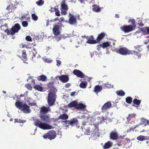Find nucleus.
I'll list each match as a JSON object with an SVG mask.
<instances>
[{"label": "nucleus", "mask_w": 149, "mask_h": 149, "mask_svg": "<svg viewBox=\"0 0 149 149\" xmlns=\"http://www.w3.org/2000/svg\"><path fill=\"white\" fill-rule=\"evenodd\" d=\"M40 36L38 35L37 36H35V37L33 38V39L34 40H38L39 39Z\"/></svg>", "instance_id": "57"}, {"label": "nucleus", "mask_w": 149, "mask_h": 149, "mask_svg": "<svg viewBox=\"0 0 149 149\" xmlns=\"http://www.w3.org/2000/svg\"><path fill=\"white\" fill-rule=\"evenodd\" d=\"M136 115L134 113H131L128 115L127 118V120L126 122V124H129L131 123V120L135 118Z\"/></svg>", "instance_id": "13"}, {"label": "nucleus", "mask_w": 149, "mask_h": 149, "mask_svg": "<svg viewBox=\"0 0 149 149\" xmlns=\"http://www.w3.org/2000/svg\"><path fill=\"white\" fill-rule=\"evenodd\" d=\"M31 81L32 83H33V84H35V80L34 79H32V77H29V78L27 79V81H28L30 80H31Z\"/></svg>", "instance_id": "51"}, {"label": "nucleus", "mask_w": 149, "mask_h": 149, "mask_svg": "<svg viewBox=\"0 0 149 149\" xmlns=\"http://www.w3.org/2000/svg\"><path fill=\"white\" fill-rule=\"evenodd\" d=\"M132 101V98L130 97H127L126 98V102L128 104H130L131 103Z\"/></svg>", "instance_id": "36"}, {"label": "nucleus", "mask_w": 149, "mask_h": 149, "mask_svg": "<svg viewBox=\"0 0 149 149\" xmlns=\"http://www.w3.org/2000/svg\"><path fill=\"white\" fill-rule=\"evenodd\" d=\"M68 6L65 3V1H63L61 4V10H68Z\"/></svg>", "instance_id": "24"}, {"label": "nucleus", "mask_w": 149, "mask_h": 149, "mask_svg": "<svg viewBox=\"0 0 149 149\" xmlns=\"http://www.w3.org/2000/svg\"><path fill=\"white\" fill-rule=\"evenodd\" d=\"M148 139V138L147 136L142 135L139 136L137 137V139L140 141H143L144 140H147Z\"/></svg>", "instance_id": "26"}, {"label": "nucleus", "mask_w": 149, "mask_h": 149, "mask_svg": "<svg viewBox=\"0 0 149 149\" xmlns=\"http://www.w3.org/2000/svg\"><path fill=\"white\" fill-rule=\"evenodd\" d=\"M135 25L133 26L132 25H129L127 26H124L120 27V29L122 30L125 33H127L135 29Z\"/></svg>", "instance_id": "7"}, {"label": "nucleus", "mask_w": 149, "mask_h": 149, "mask_svg": "<svg viewBox=\"0 0 149 149\" xmlns=\"http://www.w3.org/2000/svg\"><path fill=\"white\" fill-rule=\"evenodd\" d=\"M41 120L44 121H48L49 120V115H43L40 116Z\"/></svg>", "instance_id": "17"}, {"label": "nucleus", "mask_w": 149, "mask_h": 149, "mask_svg": "<svg viewBox=\"0 0 149 149\" xmlns=\"http://www.w3.org/2000/svg\"><path fill=\"white\" fill-rule=\"evenodd\" d=\"M76 93V92L74 91V92H72L71 93H70V95L71 96H73Z\"/></svg>", "instance_id": "61"}, {"label": "nucleus", "mask_w": 149, "mask_h": 149, "mask_svg": "<svg viewBox=\"0 0 149 149\" xmlns=\"http://www.w3.org/2000/svg\"><path fill=\"white\" fill-rule=\"evenodd\" d=\"M26 39L28 41H31L32 40L31 37L29 36H27L26 38Z\"/></svg>", "instance_id": "53"}, {"label": "nucleus", "mask_w": 149, "mask_h": 149, "mask_svg": "<svg viewBox=\"0 0 149 149\" xmlns=\"http://www.w3.org/2000/svg\"><path fill=\"white\" fill-rule=\"evenodd\" d=\"M111 106V104L110 102H108L105 103L102 108V111L105 112L106 110L109 109Z\"/></svg>", "instance_id": "10"}, {"label": "nucleus", "mask_w": 149, "mask_h": 149, "mask_svg": "<svg viewBox=\"0 0 149 149\" xmlns=\"http://www.w3.org/2000/svg\"><path fill=\"white\" fill-rule=\"evenodd\" d=\"M50 111V109L49 107L43 106L40 109V113L41 114L46 113Z\"/></svg>", "instance_id": "14"}, {"label": "nucleus", "mask_w": 149, "mask_h": 149, "mask_svg": "<svg viewBox=\"0 0 149 149\" xmlns=\"http://www.w3.org/2000/svg\"><path fill=\"white\" fill-rule=\"evenodd\" d=\"M53 32L55 36L59 35L60 33L59 26L58 25L54 26L53 28Z\"/></svg>", "instance_id": "12"}, {"label": "nucleus", "mask_w": 149, "mask_h": 149, "mask_svg": "<svg viewBox=\"0 0 149 149\" xmlns=\"http://www.w3.org/2000/svg\"><path fill=\"white\" fill-rule=\"evenodd\" d=\"M15 105L17 108L21 110L24 113H30L31 111L29 107L27 104L19 101H17L15 102Z\"/></svg>", "instance_id": "1"}, {"label": "nucleus", "mask_w": 149, "mask_h": 149, "mask_svg": "<svg viewBox=\"0 0 149 149\" xmlns=\"http://www.w3.org/2000/svg\"><path fill=\"white\" fill-rule=\"evenodd\" d=\"M116 52L121 55H126L132 54L133 52L135 53L136 51L134 50L130 51L126 48L123 47L120 48L118 50H117Z\"/></svg>", "instance_id": "5"}, {"label": "nucleus", "mask_w": 149, "mask_h": 149, "mask_svg": "<svg viewBox=\"0 0 149 149\" xmlns=\"http://www.w3.org/2000/svg\"><path fill=\"white\" fill-rule=\"evenodd\" d=\"M110 137L113 140H116L118 138V133L116 131L112 132L110 134Z\"/></svg>", "instance_id": "16"}, {"label": "nucleus", "mask_w": 149, "mask_h": 149, "mask_svg": "<svg viewBox=\"0 0 149 149\" xmlns=\"http://www.w3.org/2000/svg\"><path fill=\"white\" fill-rule=\"evenodd\" d=\"M87 83L85 81H82L79 84V86L82 88H86Z\"/></svg>", "instance_id": "28"}, {"label": "nucleus", "mask_w": 149, "mask_h": 149, "mask_svg": "<svg viewBox=\"0 0 149 149\" xmlns=\"http://www.w3.org/2000/svg\"><path fill=\"white\" fill-rule=\"evenodd\" d=\"M22 25L24 27H27L28 25V23L27 22L24 21L22 22Z\"/></svg>", "instance_id": "46"}, {"label": "nucleus", "mask_w": 149, "mask_h": 149, "mask_svg": "<svg viewBox=\"0 0 149 149\" xmlns=\"http://www.w3.org/2000/svg\"><path fill=\"white\" fill-rule=\"evenodd\" d=\"M135 55L137 56L138 58L140 57L141 56V54L137 53V52L135 53Z\"/></svg>", "instance_id": "60"}, {"label": "nucleus", "mask_w": 149, "mask_h": 149, "mask_svg": "<svg viewBox=\"0 0 149 149\" xmlns=\"http://www.w3.org/2000/svg\"><path fill=\"white\" fill-rule=\"evenodd\" d=\"M105 33H102L98 36L97 38V41H99L102 40L105 36Z\"/></svg>", "instance_id": "32"}, {"label": "nucleus", "mask_w": 149, "mask_h": 149, "mask_svg": "<svg viewBox=\"0 0 149 149\" xmlns=\"http://www.w3.org/2000/svg\"><path fill=\"white\" fill-rule=\"evenodd\" d=\"M61 10V13L63 15H65L67 13V10Z\"/></svg>", "instance_id": "49"}, {"label": "nucleus", "mask_w": 149, "mask_h": 149, "mask_svg": "<svg viewBox=\"0 0 149 149\" xmlns=\"http://www.w3.org/2000/svg\"><path fill=\"white\" fill-rule=\"evenodd\" d=\"M56 136V132L53 130L49 131L47 133L44 134L43 136L44 139H46L48 138L50 140L55 139Z\"/></svg>", "instance_id": "6"}, {"label": "nucleus", "mask_w": 149, "mask_h": 149, "mask_svg": "<svg viewBox=\"0 0 149 149\" xmlns=\"http://www.w3.org/2000/svg\"><path fill=\"white\" fill-rule=\"evenodd\" d=\"M77 104V103L76 102L74 101H72L68 104V107L69 108L75 107L76 108Z\"/></svg>", "instance_id": "27"}, {"label": "nucleus", "mask_w": 149, "mask_h": 149, "mask_svg": "<svg viewBox=\"0 0 149 149\" xmlns=\"http://www.w3.org/2000/svg\"><path fill=\"white\" fill-rule=\"evenodd\" d=\"M22 60L24 61V63H28L27 62H26L24 61H26L27 59L26 51L25 50H22Z\"/></svg>", "instance_id": "18"}, {"label": "nucleus", "mask_w": 149, "mask_h": 149, "mask_svg": "<svg viewBox=\"0 0 149 149\" xmlns=\"http://www.w3.org/2000/svg\"><path fill=\"white\" fill-rule=\"evenodd\" d=\"M56 65L58 67H59L61 64V61L58 59L56 60Z\"/></svg>", "instance_id": "47"}, {"label": "nucleus", "mask_w": 149, "mask_h": 149, "mask_svg": "<svg viewBox=\"0 0 149 149\" xmlns=\"http://www.w3.org/2000/svg\"><path fill=\"white\" fill-rule=\"evenodd\" d=\"M34 124L44 130H49L53 128V127L51 125L46 123H42L38 119L35 120Z\"/></svg>", "instance_id": "3"}, {"label": "nucleus", "mask_w": 149, "mask_h": 149, "mask_svg": "<svg viewBox=\"0 0 149 149\" xmlns=\"http://www.w3.org/2000/svg\"><path fill=\"white\" fill-rule=\"evenodd\" d=\"M57 77L63 83L67 82L69 80L68 77L65 75H62L61 76H57L56 77V78Z\"/></svg>", "instance_id": "9"}, {"label": "nucleus", "mask_w": 149, "mask_h": 149, "mask_svg": "<svg viewBox=\"0 0 149 149\" xmlns=\"http://www.w3.org/2000/svg\"><path fill=\"white\" fill-rule=\"evenodd\" d=\"M55 14L56 16H60V12L58 10H56V11Z\"/></svg>", "instance_id": "55"}, {"label": "nucleus", "mask_w": 149, "mask_h": 149, "mask_svg": "<svg viewBox=\"0 0 149 149\" xmlns=\"http://www.w3.org/2000/svg\"><path fill=\"white\" fill-rule=\"evenodd\" d=\"M116 93L119 96H124L125 95V93L122 90L118 91Z\"/></svg>", "instance_id": "33"}, {"label": "nucleus", "mask_w": 149, "mask_h": 149, "mask_svg": "<svg viewBox=\"0 0 149 149\" xmlns=\"http://www.w3.org/2000/svg\"><path fill=\"white\" fill-rule=\"evenodd\" d=\"M57 90L55 88H54L53 90H51L50 92L48 94L47 102L50 106L53 105L56 101V93Z\"/></svg>", "instance_id": "2"}, {"label": "nucleus", "mask_w": 149, "mask_h": 149, "mask_svg": "<svg viewBox=\"0 0 149 149\" xmlns=\"http://www.w3.org/2000/svg\"><path fill=\"white\" fill-rule=\"evenodd\" d=\"M59 118L62 120H67L68 118V116L66 114L63 113L61 115L59 116Z\"/></svg>", "instance_id": "31"}, {"label": "nucleus", "mask_w": 149, "mask_h": 149, "mask_svg": "<svg viewBox=\"0 0 149 149\" xmlns=\"http://www.w3.org/2000/svg\"><path fill=\"white\" fill-rule=\"evenodd\" d=\"M125 140L126 141H127V142H130V140L128 138H126L125 139Z\"/></svg>", "instance_id": "64"}, {"label": "nucleus", "mask_w": 149, "mask_h": 149, "mask_svg": "<svg viewBox=\"0 0 149 149\" xmlns=\"http://www.w3.org/2000/svg\"><path fill=\"white\" fill-rule=\"evenodd\" d=\"M86 42L90 44H94L96 43V41L94 40H87Z\"/></svg>", "instance_id": "38"}, {"label": "nucleus", "mask_w": 149, "mask_h": 149, "mask_svg": "<svg viewBox=\"0 0 149 149\" xmlns=\"http://www.w3.org/2000/svg\"><path fill=\"white\" fill-rule=\"evenodd\" d=\"M73 74L78 77L82 78L84 77V75L80 71L77 70H74L73 72Z\"/></svg>", "instance_id": "11"}, {"label": "nucleus", "mask_w": 149, "mask_h": 149, "mask_svg": "<svg viewBox=\"0 0 149 149\" xmlns=\"http://www.w3.org/2000/svg\"><path fill=\"white\" fill-rule=\"evenodd\" d=\"M20 29V26L18 24H15L12 28L9 30H5V32H6L8 35L11 34L13 35L15 33L18 32Z\"/></svg>", "instance_id": "4"}, {"label": "nucleus", "mask_w": 149, "mask_h": 149, "mask_svg": "<svg viewBox=\"0 0 149 149\" xmlns=\"http://www.w3.org/2000/svg\"><path fill=\"white\" fill-rule=\"evenodd\" d=\"M26 121L25 120H23L21 119H15V123H16V122H17V123H25V122H26Z\"/></svg>", "instance_id": "40"}, {"label": "nucleus", "mask_w": 149, "mask_h": 149, "mask_svg": "<svg viewBox=\"0 0 149 149\" xmlns=\"http://www.w3.org/2000/svg\"><path fill=\"white\" fill-rule=\"evenodd\" d=\"M25 86L29 90H31L32 88V86L29 84H26L25 85Z\"/></svg>", "instance_id": "48"}, {"label": "nucleus", "mask_w": 149, "mask_h": 149, "mask_svg": "<svg viewBox=\"0 0 149 149\" xmlns=\"http://www.w3.org/2000/svg\"><path fill=\"white\" fill-rule=\"evenodd\" d=\"M57 10H58V9L56 7H54L51 8L50 10L52 12H53L54 11H56Z\"/></svg>", "instance_id": "50"}, {"label": "nucleus", "mask_w": 149, "mask_h": 149, "mask_svg": "<svg viewBox=\"0 0 149 149\" xmlns=\"http://www.w3.org/2000/svg\"><path fill=\"white\" fill-rule=\"evenodd\" d=\"M34 88L35 89L40 91H42V87L39 85L35 86Z\"/></svg>", "instance_id": "35"}, {"label": "nucleus", "mask_w": 149, "mask_h": 149, "mask_svg": "<svg viewBox=\"0 0 149 149\" xmlns=\"http://www.w3.org/2000/svg\"><path fill=\"white\" fill-rule=\"evenodd\" d=\"M111 42H104L103 43L100 45L99 46L102 47L103 48H105L110 46Z\"/></svg>", "instance_id": "19"}, {"label": "nucleus", "mask_w": 149, "mask_h": 149, "mask_svg": "<svg viewBox=\"0 0 149 149\" xmlns=\"http://www.w3.org/2000/svg\"><path fill=\"white\" fill-rule=\"evenodd\" d=\"M112 143L110 141H109L105 143L104 146H103L104 149H107L111 147L112 145Z\"/></svg>", "instance_id": "23"}, {"label": "nucleus", "mask_w": 149, "mask_h": 149, "mask_svg": "<svg viewBox=\"0 0 149 149\" xmlns=\"http://www.w3.org/2000/svg\"><path fill=\"white\" fill-rule=\"evenodd\" d=\"M54 38L58 42L61 39V37L58 35L55 36Z\"/></svg>", "instance_id": "42"}, {"label": "nucleus", "mask_w": 149, "mask_h": 149, "mask_svg": "<svg viewBox=\"0 0 149 149\" xmlns=\"http://www.w3.org/2000/svg\"><path fill=\"white\" fill-rule=\"evenodd\" d=\"M129 21L130 22L132 23L133 24V25H132L133 26L135 25L134 24L135 22V20L134 19H131Z\"/></svg>", "instance_id": "54"}, {"label": "nucleus", "mask_w": 149, "mask_h": 149, "mask_svg": "<svg viewBox=\"0 0 149 149\" xmlns=\"http://www.w3.org/2000/svg\"><path fill=\"white\" fill-rule=\"evenodd\" d=\"M43 61L45 62L48 63H50L52 62L53 60L51 59L50 58H43Z\"/></svg>", "instance_id": "34"}, {"label": "nucleus", "mask_w": 149, "mask_h": 149, "mask_svg": "<svg viewBox=\"0 0 149 149\" xmlns=\"http://www.w3.org/2000/svg\"><path fill=\"white\" fill-rule=\"evenodd\" d=\"M70 86L71 84L70 83H67L65 85V87L66 88H68Z\"/></svg>", "instance_id": "59"}, {"label": "nucleus", "mask_w": 149, "mask_h": 149, "mask_svg": "<svg viewBox=\"0 0 149 149\" xmlns=\"http://www.w3.org/2000/svg\"><path fill=\"white\" fill-rule=\"evenodd\" d=\"M102 89V87L99 86H96L94 88V91L97 94L98 92H100Z\"/></svg>", "instance_id": "30"}, {"label": "nucleus", "mask_w": 149, "mask_h": 149, "mask_svg": "<svg viewBox=\"0 0 149 149\" xmlns=\"http://www.w3.org/2000/svg\"><path fill=\"white\" fill-rule=\"evenodd\" d=\"M84 129L85 130V133L86 134L88 135L89 134V133L90 132V130L89 127L87 128V129H85V127L84 128Z\"/></svg>", "instance_id": "44"}, {"label": "nucleus", "mask_w": 149, "mask_h": 149, "mask_svg": "<svg viewBox=\"0 0 149 149\" xmlns=\"http://www.w3.org/2000/svg\"><path fill=\"white\" fill-rule=\"evenodd\" d=\"M36 3L39 6H42L44 2L42 0H39L36 1Z\"/></svg>", "instance_id": "39"}, {"label": "nucleus", "mask_w": 149, "mask_h": 149, "mask_svg": "<svg viewBox=\"0 0 149 149\" xmlns=\"http://www.w3.org/2000/svg\"><path fill=\"white\" fill-rule=\"evenodd\" d=\"M141 122H140V124L144 126L149 125V122L148 120L146 119L142 118L141 119Z\"/></svg>", "instance_id": "21"}, {"label": "nucleus", "mask_w": 149, "mask_h": 149, "mask_svg": "<svg viewBox=\"0 0 149 149\" xmlns=\"http://www.w3.org/2000/svg\"><path fill=\"white\" fill-rule=\"evenodd\" d=\"M104 86L105 87H107V88H113V85H111L110 84H109L108 83H107L106 84H105L104 85Z\"/></svg>", "instance_id": "45"}, {"label": "nucleus", "mask_w": 149, "mask_h": 149, "mask_svg": "<svg viewBox=\"0 0 149 149\" xmlns=\"http://www.w3.org/2000/svg\"><path fill=\"white\" fill-rule=\"evenodd\" d=\"M59 21L60 22H65L67 23L68 22V21H64V18L63 17H61L60 19H59Z\"/></svg>", "instance_id": "52"}, {"label": "nucleus", "mask_w": 149, "mask_h": 149, "mask_svg": "<svg viewBox=\"0 0 149 149\" xmlns=\"http://www.w3.org/2000/svg\"><path fill=\"white\" fill-rule=\"evenodd\" d=\"M22 48H24L25 47H26V48H30L31 47H27L25 45H23L22 44Z\"/></svg>", "instance_id": "62"}, {"label": "nucleus", "mask_w": 149, "mask_h": 149, "mask_svg": "<svg viewBox=\"0 0 149 149\" xmlns=\"http://www.w3.org/2000/svg\"><path fill=\"white\" fill-rule=\"evenodd\" d=\"M47 77L44 75H41L37 77V79L38 80H41L42 81H45L47 79Z\"/></svg>", "instance_id": "29"}, {"label": "nucleus", "mask_w": 149, "mask_h": 149, "mask_svg": "<svg viewBox=\"0 0 149 149\" xmlns=\"http://www.w3.org/2000/svg\"><path fill=\"white\" fill-rule=\"evenodd\" d=\"M134 48L137 50L136 52H141L142 51V49L141 48L140 46L139 45H137L134 47Z\"/></svg>", "instance_id": "37"}, {"label": "nucleus", "mask_w": 149, "mask_h": 149, "mask_svg": "<svg viewBox=\"0 0 149 149\" xmlns=\"http://www.w3.org/2000/svg\"><path fill=\"white\" fill-rule=\"evenodd\" d=\"M93 126L95 128V132H96L98 131V128L97 127H96L95 125H94Z\"/></svg>", "instance_id": "63"}, {"label": "nucleus", "mask_w": 149, "mask_h": 149, "mask_svg": "<svg viewBox=\"0 0 149 149\" xmlns=\"http://www.w3.org/2000/svg\"><path fill=\"white\" fill-rule=\"evenodd\" d=\"M133 103L137 105H139L141 103V101L136 99H134L133 101Z\"/></svg>", "instance_id": "41"}, {"label": "nucleus", "mask_w": 149, "mask_h": 149, "mask_svg": "<svg viewBox=\"0 0 149 149\" xmlns=\"http://www.w3.org/2000/svg\"><path fill=\"white\" fill-rule=\"evenodd\" d=\"M33 51H34V52H33V56L32 57L33 58L34 57H35L36 56V54H37V53L36 52V51H35V49H33Z\"/></svg>", "instance_id": "56"}, {"label": "nucleus", "mask_w": 149, "mask_h": 149, "mask_svg": "<svg viewBox=\"0 0 149 149\" xmlns=\"http://www.w3.org/2000/svg\"><path fill=\"white\" fill-rule=\"evenodd\" d=\"M86 106L85 104H83L82 103H79L78 104H77V107H76V108L78 109H84Z\"/></svg>", "instance_id": "25"}, {"label": "nucleus", "mask_w": 149, "mask_h": 149, "mask_svg": "<svg viewBox=\"0 0 149 149\" xmlns=\"http://www.w3.org/2000/svg\"><path fill=\"white\" fill-rule=\"evenodd\" d=\"M77 19L73 16L70 17L68 22L71 25H74L77 23Z\"/></svg>", "instance_id": "15"}, {"label": "nucleus", "mask_w": 149, "mask_h": 149, "mask_svg": "<svg viewBox=\"0 0 149 149\" xmlns=\"http://www.w3.org/2000/svg\"><path fill=\"white\" fill-rule=\"evenodd\" d=\"M86 125V123L85 122H83L82 123V126L81 127V128L83 131H84L83 130V129H84V128H83V127H84V126H85Z\"/></svg>", "instance_id": "58"}, {"label": "nucleus", "mask_w": 149, "mask_h": 149, "mask_svg": "<svg viewBox=\"0 0 149 149\" xmlns=\"http://www.w3.org/2000/svg\"><path fill=\"white\" fill-rule=\"evenodd\" d=\"M63 122H64L66 124L65 126L66 127L68 126V124H70L73 126L74 125H77L78 123V120L77 118H74L71 119L70 120H67L63 121Z\"/></svg>", "instance_id": "8"}, {"label": "nucleus", "mask_w": 149, "mask_h": 149, "mask_svg": "<svg viewBox=\"0 0 149 149\" xmlns=\"http://www.w3.org/2000/svg\"><path fill=\"white\" fill-rule=\"evenodd\" d=\"M92 9L93 10L96 12H99L101 11L100 8L98 5H95L92 6Z\"/></svg>", "instance_id": "20"}, {"label": "nucleus", "mask_w": 149, "mask_h": 149, "mask_svg": "<svg viewBox=\"0 0 149 149\" xmlns=\"http://www.w3.org/2000/svg\"><path fill=\"white\" fill-rule=\"evenodd\" d=\"M32 17L33 20L35 21H36L38 19L37 16L34 14H33L31 15Z\"/></svg>", "instance_id": "43"}, {"label": "nucleus", "mask_w": 149, "mask_h": 149, "mask_svg": "<svg viewBox=\"0 0 149 149\" xmlns=\"http://www.w3.org/2000/svg\"><path fill=\"white\" fill-rule=\"evenodd\" d=\"M16 8L13 4H11L7 7L6 9L9 12H12L14 11Z\"/></svg>", "instance_id": "22"}]
</instances>
